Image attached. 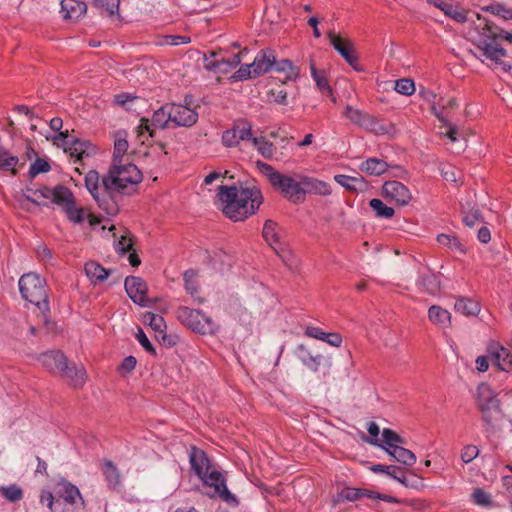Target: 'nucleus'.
Listing matches in <instances>:
<instances>
[{"label":"nucleus","instance_id":"17","mask_svg":"<svg viewBox=\"0 0 512 512\" xmlns=\"http://www.w3.org/2000/svg\"><path fill=\"white\" fill-rule=\"evenodd\" d=\"M488 353L493 362L501 371L508 372L512 367V355L510 351L497 342L488 346Z\"/></svg>","mask_w":512,"mask_h":512},{"label":"nucleus","instance_id":"48","mask_svg":"<svg viewBox=\"0 0 512 512\" xmlns=\"http://www.w3.org/2000/svg\"><path fill=\"white\" fill-rule=\"evenodd\" d=\"M145 323H148L149 326L158 334L162 333L163 330L166 329V323L164 318L161 315L155 314L153 312H147L144 315Z\"/></svg>","mask_w":512,"mask_h":512},{"label":"nucleus","instance_id":"49","mask_svg":"<svg viewBox=\"0 0 512 512\" xmlns=\"http://www.w3.org/2000/svg\"><path fill=\"white\" fill-rule=\"evenodd\" d=\"M1 495L10 502H17L23 498V490L16 484L0 488Z\"/></svg>","mask_w":512,"mask_h":512},{"label":"nucleus","instance_id":"20","mask_svg":"<svg viewBox=\"0 0 512 512\" xmlns=\"http://www.w3.org/2000/svg\"><path fill=\"white\" fill-rule=\"evenodd\" d=\"M302 185V203L305 201L306 194H315L327 196L331 194V187L328 183L313 177L301 176Z\"/></svg>","mask_w":512,"mask_h":512},{"label":"nucleus","instance_id":"14","mask_svg":"<svg viewBox=\"0 0 512 512\" xmlns=\"http://www.w3.org/2000/svg\"><path fill=\"white\" fill-rule=\"evenodd\" d=\"M331 45L334 49L345 59V61L352 66L356 71H362V67L359 66V58L355 54L352 43L336 35L333 32L328 34Z\"/></svg>","mask_w":512,"mask_h":512},{"label":"nucleus","instance_id":"34","mask_svg":"<svg viewBox=\"0 0 512 512\" xmlns=\"http://www.w3.org/2000/svg\"><path fill=\"white\" fill-rule=\"evenodd\" d=\"M389 165L386 161L378 158H369L364 161L360 169L369 175L379 176L387 171Z\"/></svg>","mask_w":512,"mask_h":512},{"label":"nucleus","instance_id":"24","mask_svg":"<svg viewBox=\"0 0 512 512\" xmlns=\"http://www.w3.org/2000/svg\"><path fill=\"white\" fill-rule=\"evenodd\" d=\"M417 285L419 289L432 296L439 294L441 290V281L439 277L431 271L419 272Z\"/></svg>","mask_w":512,"mask_h":512},{"label":"nucleus","instance_id":"21","mask_svg":"<svg viewBox=\"0 0 512 512\" xmlns=\"http://www.w3.org/2000/svg\"><path fill=\"white\" fill-rule=\"evenodd\" d=\"M189 461L192 470L198 477H202V475L207 474V472L211 469L207 454L196 446H191L190 448Z\"/></svg>","mask_w":512,"mask_h":512},{"label":"nucleus","instance_id":"19","mask_svg":"<svg viewBox=\"0 0 512 512\" xmlns=\"http://www.w3.org/2000/svg\"><path fill=\"white\" fill-rule=\"evenodd\" d=\"M241 54H242V52H240L238 54H234L227 59L221 58V59L212 60L209 58H205L204 68L208 71L226 74L240 64Z\"/></svg>","mask_w":512,"mask_h":512},{"label":"nucleus","instance_id":"57","mask_svg":"<svg viewBox=\"0 0 512 512\" xmlns=\"http://www.w3.org/2000/svg\"><path fill=\"white\" fill-rule=\"evenodd\" d=\"M254 69L251 64L241 65L240 68L233 74L232 78L238 81H244L251 78H256L253 75Z\"/></svg>","mask_w":512,"mask_h":512},{"label":"nucleus","instance_id":"42","mask_svg":"<svg viewBox=\"0 0 512 512\" xmlns=\"http://www.w3.org/2000/svg\"><path fill=\"white\" fill-rule=\"evenodd\" d=\"M251 143L265 159H272L274 156V145L267 141L265 137H252Z\"/></svg>","mask_w":512,"mask_h":512},{"label":"nucleus","instance_id":"37","mask_svg":"<svg viewBox=\"0 0 512 512\" xmlns=\"http://www.w3.org/2000/svg\"><path fill=\"white\" fill-rule=\"evenodd\" d=\"M334 180L336 183L351 192L363 190L365 186V183L361 177H352L344 174H338L334 176Z\"/></svg>","mask_w":512,"mask_h":512},{"label":"nucleus","instance_id":"3","mask_svg":"<svg viewBox=\"0 0 512 512\" xmlns=\"http://www.w3.org/2000/svg\"><path fill=\"white\" fill-rule=\"evenodd\" d=\"M476 30L479 35L477 46L483 52V55L496 64L502 65L503 70L508 71L511 65L502 61V58L506 56V50L501 47L498 41L505 39L512 44V32L498 29L486 19H484L483 25H479Z\"/></svg>","mask_w":512,"mask_h":512},{"label":"nucleus","instance_id":"27","mask_svg":"<svg viewBox=\"0 0 512 512\" xmlns=\"http://www.w3.org/2000/svg\"><path fill=\"white\" fill-rule=\"evenodd\" d=\"M428 319L434 325L439 327H449L451 325V314L448 310L439 305H432L428 309Z\"/></svg>","mask_w":512,"mask_h":512},{"label":"nucleus","instance_id":"31","mask_svg":"<svg viewBox=\"0 0 512 512\" xmlns=\"http://www.w3.org/2000/svg\"><path fill=\"white\" fill-rule=\"evenodd\" d=\"M101 470L107 482L108 488L112 490L116 489L121 483L118 468L111 460H105L101 465Z\"/></svg>","mask_w":512,"mask_h":512},{"label":"nucleus","instance_id":"26","mask_svg":"<svg viewBox=\"0 0 512 512\" xmlns=\"http://www.w3.org/2000/svg\"><path fill=\"white\" fill-rule=\"evenodd\" d=\"M66 370L67 371L72 370L69 373L72 377H69V375L66 371H61L60 375L63 379H65L69 383V385L74 386V387H82L84 385V383L86 382L87 375H86V370L84 369V367L82 365L70 366L67 363Z\"/></svg>","mask_w":512,"mask_h":512},{"label":"nucleus","instance_id":"44","mask_svg":"<svg viewBox=\"0 0 512 512\" xmlns=\"http://www.w3.org/2000/svg\"><path fill=\"white\" fill-rule=\"evenodd\" d=\"M311 75L316 82L317 87L324 93L327 92L329 94L332 93V89L329 85V82L325 76L324 71H319L316 69L313 61L310 62Z\"/></svg>","mask_w":512,"mask_h":512},{"label":"nucleus","instance_id":"33","mask_svg":"<svg viewBox=\"0 0 512 512\" xmlns=\"http://www.w3.org/2000/svg\"><path fill=\"white\" fill-rule=\"evenodd\" d=\"M19 163V158L12 155L9 150L0 146V171L10 172L12 175H17L16 169Z\"/></svg>","mask_w":512,"mask_h":512},{"label":"nucleus","instance_id":"64","mask_svg":"<svg viewBox=\"0 0 512 512\" xmlns=\"http://www.w3.org/2000/svg\"><path fill=\"white\" fill-rule=\"evenodd\" d=\"M441 176L448 182L457 181V170L451 165H442L440 167Z\"/></svg>","mask_w":512,"mask_h":512},{"label":"nucleus","instance_id":"32","mask_svg":"<svg viewBox=\"0 0 512 512\" xmlns=\"http://www.w3.org/2000/svg\"><path fill=\"white\" fill-rule=\"evenodd\" d=\"M344 116L360 127L367 128L372 123V118L369 114L364 113L359 109L353 108L350 105L346 106Z\"/></svg>","mask_w":512,"mask_h":512},{"label":"nucleus","instance_id":"63","mask_svg":"<svg viewBox=\"0 0 512 512\" xmlns=\"http://www.w3.org/2000/svg\"><path fill=\"white\" fill-rule=\"evenodd\" d=\"M473 501L481 506H487L491 503L490 495L483 489L478 488L472 494Z\"/></svg>","mask_w":512,"mask_h":512},{"label":"nucleus","instance_id":"56","mask_svg":"<svg viewBox=\"0 0 512 512\" xmlns=\"http://www.w3.org/2000/svg\"><path fill=\"white\" fill-rule=\"evenodd\" d=\"M128 149V142L126 139H117L114 143L113 162H122V157Z\"/></svg>","mask_w":512,"mask_h":512},{"label":"nucleus","instance_id":"61","mask_svg":"<svg viewBox=\"0 0 512 512\" xmlns=\"http://www.w3.org/2000/svg\"><path fill=\"white\" fill-rule=\"evenodd\" d=\"M191 42V38L185 35H166L164 37V44L178 46L181 44H188Z\"/></svg>","mask_w":512,"mask_h":512},{"label":"nucleus","instance_id":"7","mask_svg":"<svg viewBox=\"0 0 512 512\" xmlns=\"http://www.w3.org/2000/svg\"><path fill=\"white\" fill-rule=\"evenodd\" d=\"M176 317L182 325L202 335H214L219 329L211 317L203 314L198 309L180 306L176 310Z\"/></svg>","mask_w":512,"mask_h":512},{"label":"nucleus","instance_id":"59","mask_svg":"<svg viewBox=\"0 0 512 512\" xmlns=\"http://www.w3.org/2000/svg\"><path fill=\"white\" fill-rule=\"evenodd\" d=\"M392 469H394V471L390 472V478L398 481L405 487H408V482H407V478H406V474H407L408 470L404 467L397 466V465H392Z\"/></svg>","mask_w":512,"mask_h":512},{"label":"nucleus","instance_id":"39","mask_svg":"<svg viewBox=\"0 0 512 512\" xmlns=\"http://www.w3.org/2000/svg\"><path fill=\"white\" fill-rule=\"evenodd\" d=\"M170 107V104H165L156 110L152 116V125L160 129L169 128V123H172V117L169 116Z\"/></svg>","mask_w":512,"mask_h":512},{"label":"nucleus","instance_id":"60","mask_svg":"<svg viewBox=\"0 0 512 512\" xmlns=\"http://www.w3.org/2000/svg\"><path fill=\"white\" fill-rule=\"evenodd\" d=\"M339 499L355 501L361 497V488L346 487L338 495Z\"/></svg>","mask_w":512,"mask_h":512},{"label":"nucleus","instance_id":"1","mask_svg":"<svg viewBox=\"0 0 512 512\" xmlns=\"http://www.w3.org/2000/svg\"><path fill=\"white\" fill-rule=\"evenodd\" d=\"M143 179L142 172L132 163H112L108 171L100 176L96 170L85 175V187L98 207L107 215L118 214L119 201L137 191Z\"/></svg>","mask_w":512,"mask_h":512},{"label":"nucleus","instance_id":"51","mask_svg":"<svg viewBox=\"0 0 512 512\" xmlns=\"http://www.w3.org/2000/svg\"><path fill=\"white\" fill-rule=\"evenodd\" d=\"M28 192H31L33 196H30V195H25V198L36 204V205H40V203L38 202L37 199H40V198H43V199H48L51 201V198H52V193H53V188H49V187H46V186H43L39 189H28L27 190Z\"/></svg>","mask_w":512,"mask_h":512},{"label":"nucleus","instance_id":"6","mask_svg":"<svg viewBox=\"0 0 512 512\" xmlns=\"http://www.w3.org/2000/svg\"><path fill=\"white\" fill-rule=\"evenodd\" d=\"M18 284L23 299L35 305L44 316H47L50 312V306L45 279L31 272L23 274Z\"/></svg>","mask_w":512,"mask_h":512},{"label":"nucleus","instance_id":"5","mask_svg":"<svg viewBox=\"0 0 512 512\" xmlns=\"http://www.w3.org/2000/svg\"><path fill=\"white\" fill-rule=\"evenodd\" d=\"M263 175H265L271 186L278 191L285 199L294 204L302 203L301 178L296 180L292 176L280 173L273 166L264 162H257Z\"/></svg>","mask_w":512,"mask_h":512},{"label":"nucleus","instance_id":"29","mask_svg":"<svg viewBox=\"0 0 512 512\" xmlns=\"http://www.w3.org/2000/svg\"><path fill=\"white\" fill-rule=\"evenodd\" d=\"M51 195V202L61 207L62 210H64L69 204H73V200H75L72 191L63 185L55 186Z\"/></svg>","mask_w":512,"mask_h":512},{"label":"nucleus","instance_id":"2","mask_svg":"<svg viewBox=\"0 0 512 512\" xmlns=\"http://www.w3.org/2000/svg\"><path fill=\"white\" fill-rule=\"evenodd\" d=\"M217 197L223 213L233 221H243L256 213L263 202L261 190L256 186L218 187Z\"/></svg>","mask_w":512,"mask_h":512},{"label":"nucleus","instance_id":"55","mask_svg":"<svg viewBox=\"0 0 512 512\" xmlns=\"http://www.w3.org/2000/svg\"><path fill=\"white\" fill-rule=\"evenodd\" d=\"M133 248V240L127 235H122L115 244V249L120 256L125 255Z\"/></svg>","mask_w":512,"mask_h":512},{"label":"nucleus","instance_id":"8","mask_svg":"<svg viewBox=\"0 0 512 512\" xmlns=\"http://www.w3.org/2000/svg\"><path fill=\"white\" fill-rule=\"evenodd\" d=\"M295 355L306 368L314 373L322 369L324 375L328 374L332 366L330 357L320 353L314 354L304 344H299L296 347Z\"/></svg>","mask_w":512,"mask_h":512},{"label":"nucleus","instance_id":"35","mask_svg":"<svg viewBox=\"0 0 512 512\" xmlns=\"http://www.w3.org/2000/svg\"><path fill=\"white\" fill-rule=\"evenodd\" d=\"M197 273L190 269L184 272L183 274V280L185 285V290L187 293H189L194 300L198 304H202L204 302V299L201 297H198V282H197Z\"/></svg>","mask_w":512,"mask_h":512},{"label":"nucleus","instance_id":"36","mask_svg":"<svg viewBox=\"0 0 512 512\" xmlns=\"http://www.w3.org/2000/svg\"><path fill=\"white\" fill-rule=\"evenodd\" d=\"M272 69L278 73H283L285 80H296L299 76L298 67H296L288 59H282L280 61L275 59V63Z\"/></svg>","mask_w":512,"mask_h":512},{"label":"nucleus","instance_id":"18","mask_svg":"<svg viewBox=\"0 0 512 512\" xmlns=\"http://www.w3.org/2000/svg\"><path fill=\"white\" fill-rule=\"evenodd\" d=\"M40 362L52 373L60 374L61 371L70 373L72 370L67 369V358L60 351H48L42 353L39 357ZM69 377H72L68 374Z\"/></svg>","mask_w":512,"mask_h":512},{"label":"nucleus","instance_id":"41","mask_svg":"<svg viewBox=\"0 0 512 512\" xmlns=\"http://www.w3.org/2000/svg\"><path fill=\"white\" fill-rule=\"evenodd\" d=\"M390 450L388 454L404 466H413L417 461L416 455L409 449L398 447Z\"/></svg>","mask_w":512,"mask_h":512},{"label":"nucleus","instance_id":"30","mask_svg":"<svg viewBox=\"0 0 512 512\" xmlns=\"http://www.w3.org/2000/svg\"><path fill=\"white\" fill-rule=\"evenodd\" d=\"M406 444V440L397 434L395 431L384 428L382 431V443L379 445L386 453L391 452L390 449H397L402 447L401 445Z\"/></svg>","mask_w":512,"mask_h":512},{"label":"nucleus","instance_id":"9","mask_svg":"<svg viewBox=\"0 0 512 512\" xmlns=\"http://www.w3.org/2000/svg\"><path fill=\"white\" fill-rule=\"evenodd\" d=\"M55 139L62 140L65 145V151L74 157V163L81 161L95 152V146L87 140H80L77 137L69 135L68 131L60 132Z\"/></svg>","mask_w":512,"mask_h":512},{"label":"nucleus","instance_id":"40","mask_svg":"<svg viewBox=\"0 0 512 512\" xmlns=\"http://www.w3.org/2000/svg\"><path fill=\"white\" fill-rule=\"evenodd\" d=\"M456 106V100L454 98L444 99L439 98L437 102H434L431 106V110L434 115L438 118L442 123H447V117L444 114V110L452 109Z\"/></svg>","mask_w":512,"mask_h":512},{"label":"nucleus","instance_id":"4","mask_svg":"<svg viewBox=\"0 0 512 512\" xmlns=\"http://www.w3.org/2000/svg\"><path fill=\"white\" fill-rule=\"evenodd\" d=\"M475 400L481 413L485 432L488 434L496 433L504 418L501 401L498 399L497 393L489 384L482 382L477 386Z\"/></svg>","mask_w":512,"mask_h":512},{"label":"nucleus","instance_id":"10","mask_svg":"<svg viewBox=\"0 0 512 512\" xmlns=\"http://www.w3.org/2000/svg\"><path fill=\"white\" fill-rule=\"evenodd\" d=\"M203 485L205 487L213 489L212 496H219L221 499H223L225 502H227L230 505L237 506L238 500L236 497L227 489L224 478L222 474L219 471L212 470L208 471L207 474L202 475V477H199Z\"/></svg>","mask_w":512,"mask_h":512},{"label":"nucleus","instance_id":"47","mask_svg":"<svg viewBox=\"0 0 512 512\" xmlns=\"http://www.w3.org/2000/svg\"><path fill=\"white\" fill-rule=\"evenodd\" d=\"M369 204L377 217L390 219L394 215V209L384 204L380 199L374 198Z\"/></svg>","mask_w":512,"mask_h":512},{"label":"nucleus","instance_id":"58","mask_svg":"<svg viewBox=\"0 0 512 512\" xmlns=\"http://www.w3.org/2000/svg\"><path fill=\"white\" fill-rule=\"evenodd\" d=\"M55 496L56 495L48 490H42L40 494V502L46 504L51 512H56L55 505L58 504V498L55 499Z\"/></svg>","mask_w":512,"mask_h":512},{"label":"nucleus","instance_id":"38","mask_svg":"<svg viewBox=\"0 0 512 512\" xmlns=\"http://www.w3.org/2000/svg\"><path fill=\"white\" fill-rule=\"evenodd\" d=\"M454 309L465 316H475L480 312V306L476 301L463 297L456 300Z\"/></svg>","mask_w":512,"mask_h":512},{"label":"nucleus","instance_id":"12","mask_svg":"<svg viewBox=\"0 0 512 512\" xmlns=\"http://www.w3.org/2000/svg\"><path fill=\"white\" fill-rule=\"evenodd\" d=\"M55 495L59 500H63L66 504L74 509H84L86 504L82 494L77 486L69 482L65 478H61L55 485Z\"/></svg>","mask_w":512,"mask_h":512},{"label":"nucleus","instance_id":"54","mask_svg":"<svg viewBox=\"0 0 512 512\" xmlns=\"http://www.w3.org/2000/svg\"><path fill=\"white\" fill-rule=\"evenodd\" d=\"M51 169L50 164L43 158H36L29 168V176L31 178L36 177L40 173L49 172Z\"/></svg>","mask_w":512,"mask_h":512},{"label":"nucleus","instance_id":"13","mask_svg":"<svg viewBox=\"0 0 512 512\" xmlns=\"http://www.w3.org/2000/svg\"><path fill=\"white\" fill-rule=\"evenodd\" d=\"M252 125L245 119H239L234 122L230 129H227L222 134V143L226 147H236L240 141H251Z\"/></svg>","mask_w":512,"mask_h":512},{"label":"nucleus","instance_id":"16","mask_svg":"<svg viewBox=\"0 0 512 512\" xmlns=\"http://www.w3.org/2000/svg\"><path fill=\"white\" fill-rule=\"evenodd\" d=\"M124 287L128 296L135 304H138L140 306L147 305L146 295L148 287L146 282L142 278L128 276L125 279Z\"/></svg>","mask_w":512,"mask_h":512},{"label":"nucleus","instance_id":"46","mask_svg":"<svg viewBox=\"0 0 512 512\" xmlns=\"http://www.w3.org/2000/svg\"><path fill=\"white\" fill-rule=\"evenodd\" d=\"M119 0H94V6L100 10L101 14L113 16L119 11Z\"/></svg>","mask_w":512,"mask_h":512},{"label":"nucleus","instance_id":"25","mask_svg":"<svg viewBox=\"0 0 512 512\" xmlns=\"http://www.w3.org/2000/svg\"><path fill=\"white\" fill-rule=\"evenodd\" d=\"M61 11L66 20L76 21L87 11V5L78 0H62Z\"/></svg>","mask_w":512,"mask_h":512},{"label":"nucleus","instance_id":"52","mask_svg":"<svg viewBox=\"0 0 512 512\" xmlns=\"http://www.w3.org/2000/svg\"><path fill=\"white\" fill-rule=\"evenodd\" d=\"M394 89L399 94L410 96L415 92V83L410 78H401L395 81Z\"/></svg>","mask_w":512,"mask_h":512},{"label":"nucleus","instance_id":"15","mask_svg":"<svg viewBox=\"0 0 512 512\" xmlns=\"http://www.w3.org/2000/svg\"><path fill=\"white\" fill-rule=\"evenodd\" d=\"M383 194L387 199L395 202L399 206L407 205L412 199L410 190L404 184L396 180L386 181L384 183Z\"/></svg>","mask_w":512,"mask_h":512},{"label":"nucleus","instance_id":"53","mask_svg":"<svg viewBox=\"0 0 512 512\" xmlns=\"http://www.w3.org/2000/svg\"><path fill=\"white\" fill-rule=\"evenodd\" d=\"M63 211L68 219L74 223H82L84 221V209L76 207L75 200H73V204H69Z\"/></svg>","mask_w":512,"mask_h":512},{"label":"nucleus","instance_id":"11","mask_svg":"<svg viewBox=\"0 0 512 512\" xmlns=\"http://www.w3.org/2000/svg\"><path fill=\"white\" fill-rule=\"evenodd\" d=\"M192 96H185V105L171 103L170 114L175 127H192L198 121V112L190 108Z\"/></svg>","mask_w":512,"mask_h":512},{"label":"nucleus","instance_id":"43","mask_svg":"<svg viewBox=\"0 0 512 512\" xmlns=\"http://www.w3.org/2000/svg\"><path fill=\"white\" fill-rule=\"evenodd\" d=\"M442 11L446 16L450 17L458 23H464L468 20L467 11L451 3L443 4Z\"/></svg>","mask_w":512,"mask_h":512},{"label":"nucleus","instance_id":"28","mask_svg":"<svg viewBox=\"0 0 512 512\" xmlns=\"http://www.w3.org/2000/svg\"><path fill=\"white\" fill-rule=\"evenodd\" d=\"M84 270H85L86 276L90 279V281L94 285L106 280L110 274L109 270L105 269L102 265H100L96 261L87 262L85 264Z\"/></svg>","mask_w":512,"mask_h":512},{"label":"nucleus","instance_id":"22","mask_svg":"<svg viewBox=\"0 0 512 512\" xmlns=\"http://www.w3.org/2000/svg\"><path fill=\"white\" fill-rule=\"evenodd\" d=\"M275 63V51L272 49L261 50L251 63L254 69V76L259 77L272 70Z\"/></svg>","mask_w":512,"mask_h":512},{"label":"nucleus","instance_id":"62","mask_svg":"<svg viewBox=\"0 0 512 512\" xmlns=\"http://www.w3.org/2000/svg\"><path fill=\"white\" fill-rule=\"evenodd\" d=\"M367 430L370 434V438H365V441L369 444L379 447V445H381V443L379 442V439H378V436L380 433L379 426L375 422H370Z\"/></svg>","mask_w":512,"mask_h":512},{"label":"nucleus","instance_id":"23","mask_svg":"<svg viewBox=\"0 0 512 512\" xmlns=\"http://www.w3.org/2000/svg\"><path fill=\"white\" fill-rule=\"evenodd\" d=\"M262 236L276 254L283 257L284 249L278 235V224L275 221L271 219L265 221Z\"/></svg>","mask_w":512,"mask_h":512},{"label":"nucleus","instance_id":"45","mask_svg":"<svg viewBox=\"0 0 512 512\" xmlns=\"http://www.w3.org/2000/svg\"><path fill=\"white\" fill-rule=\"evenodd\" d=\"M437 241L439 244L448 247L452 251L459 252V253H465V249L460 242V240L455 237L448 234H440L437 236Z\"/></svg>","mask_w":512,"mask_h":512},{"label":"nucleus","instance_id":"50","mask_svg":"<svg viewBox=\"0 0 512 512\" xmlns=\"http://www.w3.org/2000/svg\"><path fill=\"white\" fill-rule=\"evenodd\" d=\"M483 11L490 12L496 16L503 18L504 20L512 19V9L507 8L503 4L494 3L482 8Z\"/></svg>","mask_w":512,"mask_h":512}]
</instances>
